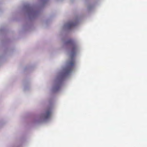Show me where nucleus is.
Masks as SVG:
<instances>
[{
  "instance_id": "2",
  "label": "nucleus",
  "mask_w": 147,
  "mask_h": 147,
  "mask_svg": "<svg viewBox=\"0 0 147 147\" xmlns=\"http://www.w3.org/2000/svg\"><path fill=\"white\" fill-rule=\"evenodd\" d=\"M66 43L72 47L71 54L74 56L75 55L76 50V46L75 43L72 39H70Z\"/></svg>"
},
{
  "instance_id": "4",
  "label": "nucleus",
  "mask_w": 147,
  "mask_h": 147,
  "mask_svg": "<svg viewBox=\"0 0 147 147\" xmlns=\"http://www.w3.org/2000/svg\"><path fill=\"white\" fill-rule=\"evenodd\" d=\"M75 25H76L75 23L73 22V23H71L69 25V26L70 27H72V26H75Z\"/></svg>"
},
{
  "instance_id": "3",
  "label": "nucleus",
  "mask_w": 147,
  "mask_h": 147,
  "mask_svg": "<svg viewBox=\"0 0 147 147\" xmlns=\"http://www.w3.org/2000/svg\"><path fill=\"white\" fill-rule=\"evenodd\" d=\"M51 111L50 109L47 110L44 115V118L45 119L49 118L51 116Z\"/></svg>"
},
{
  "instance_id": "1",
  "label": "nucleus",
  "mask_w": 147,
  "mask_h": 147,
  "mask_svg": "<svg viewBox=\"0 0 147 147\" xmlns=\"http://www.w3.org/2000/svg\"><path fill=\"white\" fill-rule=\"evenodd\" d=\"M74 64V59L72 58L67 63V67L65 69V74H68L72 70Z\"/></svg>"
}]
</instances>
